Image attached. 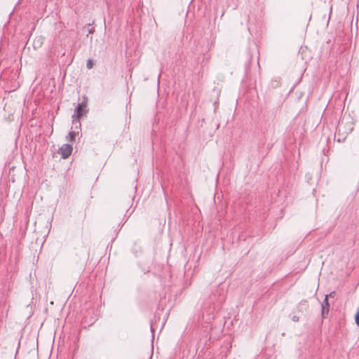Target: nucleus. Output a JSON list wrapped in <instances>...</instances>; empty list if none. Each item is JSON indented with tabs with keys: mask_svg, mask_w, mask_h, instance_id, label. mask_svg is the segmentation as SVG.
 <instances>
[{
	"mask_svg": "<svg viewBox=\"0 0 359 359\" xmlns=\"http://www.w3.org/2000/svg\"><path fill=\"white\" fill-rule=\"evenodd\" d=\"M88 109H87V101L83 100L78 104L74 110V114L72 116L73 123H74V118H76L78 123H79L80 118L86 115L88 113Z\"/></svg>",
	"mask_w": 359,
	"mask_h": 359,
	"instance_id": "f257e3e1",
	"label": "nucleus"
},
{
	"mask_svg": "<svg viewBox=\"0 0 359 359\" xmlns=\"http://www.w3.org/2000/svg\"><path fill=\"white\" fill-rule=\"evenodd\" d=\"M72 152V147L69 144H65L59 149V154L64 159L67 158L71 155Z\"/></svg>",
	"mask_w": 359,
	"mask_h": 359,
	"instance_id": "f03ea898",
	"label": "nucleus"
},
{
	"mask_svg": "<svg viewBox=\"0 0 359 359\" xmlns=\"http://www.w3.org/2000/svg\"><path fill=\"white\" fill-rule=\"evenodd\" d=\"M328 296L326 295L323 303H322V311L321 315L323 318H326L330 309V304L327 299Z\"/></svg>",
	"mask_w": 359,
	"mask_h": 359,
	"instance_id": "7ed1b4c3",
	"label": "nucleus"
},
{
	"mask_svg": "<svg viewBox=\"0 0 359 359\" xmlns=\"http://www.w3.org/2000/svg\"><path fill=\"white\" fill-rule=\"evenodd\" d=\"M76 136V133L75 132H73V131H71L69 133V134L67 135V139L69 140V141H73V140L74 139Z\"/></svg>",
	"mask_w": 359,
	"mask_h": 359,
	"instance_id": "20e7f679",
	"label": "nucleus"
},
{
	"mask_svg": "<svg viewBox=\"0 0 359 359\" xmlns=\"http://www.w3.org/2000/svg\"><path fill=\"white\" fill-rule=\"evenodd\" d=\"M93 66V62L92 60H88L86 63V67L88 69H91Z\"/></svg>",
	"mask_w": 359,
	"mask_h": 359,
	"instance_id": "39448f33",
	"label": "nucleus"
},
{
	"mask_svg": "<svg viewBox=\"0 0 359 359\" xmlns=\"http://www.w3.org/2000/svg\"><path fill=\"white\" fill-rule=\"evenodd\" d=\"M292 320L294 322H298L299 321V317L296 315H294L292 316Z\"/></svg>",
	"mask_w": 359,
	"mask_h": 359,
	"instance_id": "423d86ee",
	"label": "nucleus"
},
{
	"mask_svg": "<svg viewBox=\"0 0 359 359\" xmlns=\"http://www.w3.org/2000/svg\"><path fill=\"white\" fill-rule=\"evenodd\" d=\"M93 32H94V29L90 28V29H88V34H92Z\"/></svg>",
	"mask_w": 359,
	"mask_h": 359,
	"instance_id": "0eeeda50",
	"label": "nucleus"
},
{
	"mask_svg": "<svg viewBox=\"0 0 359 359\" xmlns=\"http://www.w3.org/2000/svg\"><path fill=\"white\" fill-rule=\"evenodd\" d=\"M300 305H304V306H307L306 302H301V303H300Z\"/></svg>",
	"mask_w": 359,
	"mask_h": 359,
	"instance_id": "6e6552de",
	"label": "nucleus"
}]
</instances>
